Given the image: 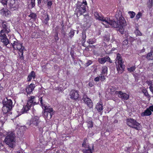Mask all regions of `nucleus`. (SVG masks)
I'll return each mask as SVG.
<instances>
[{
	"instance_id": "nucleus-41",
	"label": "nucleus",
	"mask_w": 153,
	"mask_h": 153,
	"mask_svg": "<svg viewBox=\"0 0 153 153\" xmlns=\"http://www.w3.org/2000/svg\"><path fill=\"white\" fill-rule=\"evenodd\" d=\"M74 34V30H71L69 33V35L71 38H72Z\"/></svg>"
},
{
	"instance_id": "nucleus-8",
	"label": "nucleus",
	"mask_w": 153,
	"mask_h": 153,
	"mask_svg": "<svg viewBox=\"0 0 153 153\" xmlns=\"http://www.w3.org/2000/svg\"><path fill=\"white\" fill-rule=\"evenodd\" d=\"M41 124H43V123L40 120L39 117L38 116L32 117L27 123V125L31 126H38Z\"/></svg>"
},
{
	"instance_id": "nucleus-54",
	"label": "nucleus",
	"mask_w": 153,
	"mask_h": 153,
	"mask_svg": "<svg viewBox=\"0 0 153 153\" xmlns=\"http://www.w3.org/2000/svg\"><path fill=\"white\" fill-rule=\"evenodd\" d=\"M86 143L85 141H84L82 144V146L84 147H85L86 146Z\"/></svg>"
},
{
	"instance_id": "nucleus-18",
	"label": "nucleus",
	"mask_w": 153,
	"mask_h": 153,
	"mask_svg": "<svg viewBox=\"0 0 153 153\" xmlns=\"http://www.w3.org/2000/svg\"><path fill=\"white\" fill-rule=\"evenodd\" d=\"M31 107L27 105V104L26 105L23 106L22 108L20 111H18L17 112L19 113V115H20L24 113H26L30 109Z\"/></svg>"
},
{
	"instance_id": "nucleus-22",
	"label": "nucleus",
	"mask_w": 153,
	"mask_h": 153,
	"mask_svg": "<svg viewBox=\"0 0 153 153\" xmlns=\"http://www.w3.org/2000/svg\"><path fill=\"white\" fill-rule=\"evenodd\" d=\"M95 108L99 112L102 111L103 109L102 102H99L98 103L96 106Z\"/></svg>"
},
{
	"instance_id": "nucleus-4",
	"label": "nucleus",
	"mask_w": 153,
	"mask_h": 153,
	"mask_svg": "<svg viewBox=\"0 0 153 153\" xmlns=\"http://www.w3.org/2000/svg\"><path fill=\"white\" fill-rule=\"evenodd\" d=\"M11 44L14 49L19 51L18 53L19 58L22 60L24 59L23 56V51L25 50V47L22 46V44L20 43L17 40L14 41L13 43Z\"/></svg>"
},
{
	"instance_id": "nucleus-31",
	"label": "nucleus",
	"mask_w": 153,
	"mask_h": 153,
	"mask_svg": "<svg viewBox=\"0 0 153 153\" xmlns=\"http://www.w3.org/2000/svg\"><path fill=\"white\" fill-rule=\"evenodd\" d=\"M96 40L95 39H88L87 42L90 44H92L96 42Z\"/></svg>"
},
{
	"instance_id": "nucleus-49",
	"label": "nucleus",
	"mask_w": 153,
	"mask_h": 153,
	"mask_svg": "<svg viewBox=\"0 0 153 153\" xmlns=\"http://www.w3.org/2000/svg\"><path fill=\"white\" fill-rule=\"evenodd\" d=\"M48 5L49 8H50L52 4V1H48Z\"/></svg>"
},
{
	"instance_id": "nucleus-27",
	"label": "nucleus",
	"mask_w": 153,
	"mask_h": 153,
	"mask_svg": "<svg viewBox=\"0 0 153 153\" xmlns=\"http://www.w3.org/2000/svg\"><path fill=\"white\" fill-rule=\"evenodd\" d=\"M118 87L117 86L111 87L110 88V89L111 91V94H112L114 93L116 94L115 93L116 92L118 91H116V90H118Z\"/></svg>"
},
{
	"instance_id": "nucleus-29",
	"label": "nucleus",
	"mask_w": 153,
	"mask_h": 153,
	"mask_svg": "<svg viewBox=\"0 0 153 153\" xmlns=\"http://www.w3.org/2000/svg\"><path fill=\"white\" fill-rule=\"evenodd\" d=\"M152 52H150L147 55L146 58L149 60H152L153 59V56L152 55Z\"/></svg>"
},
{
	"instance_id": "nucleus-37",
	"label": "nucleus",
	"mask_w": 153,
	"mask_h": 153,
	"mask_svg": "<svg viewBox=\"0 0 153 153\" xmlns=\"http://www.w3.org/2000/svg\"><path fill=\"white\" fill-rule=\"evenodd\" d=\"M142 92L144 93V95L148 97H150V96L149 95L148 92H147V90H146L145 88L143 89Z\"/></svg>"
},
{
	"instance_id": "nucleus-13",
	"label": "nucleus",
	"mask_w": 153,
	"mask_h": 153,
	"mask_svg": "<svg viewBox=\"0 0 153 153\" xmlns=\"http://www.w3.org/2000/svg\"><path fill=\"white\" fill-rule=\"evenodd\" d=\"M37 99H38L37 97L31 96L29 97L27 103V105L31 107L33 105L37 104L38 101H37Z\"/></svg>"
},
{
	"instance_id": "nucleus-57",
	"label": "nucleus",
	"mask_w": 153,
	"mask_h": 153,
	"mask_svg": "<svg viewBox=\"0 0 153 153\" xmlns=\"http://www.w3.org/2000/svg\"><path fill=\"white\" fill-rule=\"evenodd\" d=\"M1 46H0V49H1Z\"/></svg>"
},
{
	"instance_id": "nucleus-34",
	"label": "nucleus",
	"mask_w": 153,
	"mask_h": 153,
	"mask_svg": "<svg viewBox=\"0 0 153 153\" xmlns=\"http://www.w3.org/2000/svg\"><path fill=\"white\" fill-rule=\"evenodd\" d=\"M29 17H31L32 19H35L36 18V15L35 13H31L29 15Z\"/></svg>"
},
{
	"instance_id": "nucleus-21",
	"label": "nucleus",
	"mask_w": 153,
	"mask_h": 153,
	"mask_svg": "<svg viewBox=\"0 0 153 153\" xmlns=\"http://www.w3.org/2000/svg\"><path fill=\"white\" fill-rule=\"evenodd\" d=\"M35 87L34 84L31 83L30 85L27 86L26 88V91L27 94H30L32 92Z\"/></svg>"
},
{
	"instance_id": "nucleus-7",
	"label": "nucleus",
	"mask_w": 153,
	"mask_h": 153,
	"mask_svg": "<svg viewBox=\"0 0 153 153\" xmlns=\"http://www.w3.org/2000/svg\"><path fill=\"white\" fill-rule=\"evenodd\" d=\"M127 124L131 127L134 128L137 130L140 129L141 127L140 124L136 121L132 119L129 118L127 119Z\"/></svg>"
},
{
	"instance_id": "nucleus-51",
	"label": "nucleus",
	"mask_w": 153,
	"mask_h": 153,
	"mask_svg": "<svg viewBox=\"0 0 153 153\" xmlns=\"http://www.w3.org/2000/svg\"><path fill=\"white\" fill-rule=\"evenodd\" d=\"M20 128L22 129H23L24 130H26V129L27 128L25 126H21Z\"/></svg>"
},
{
	"instance_id": "nucleus-3",
	"label": "nucleus",
	"mask_w": 153,
	"mask_h": 153,
	"mask_svg": "<svg viewBox=\"0 0 153 153\" xmlns=\"http://www.w3.org/2000/svg\"><path fill=\"white\" fill-rule=\"evenodd\" d=\"M16 136L14 131H11L7 133L6 137L5 142L9 146L13 148L15 146Z\"/></svg>"
},
{
	"instance_id": "nucleus-15",
	"label": "nucleus",
	"mask_w": 153,
	"mask_h": 153,
	"mask_svg": "<svg viewBox=\"0 0 153 153\" xmlns=\"http://www.w3.org/2000/svg\"><path fill=\"white\" fill-rule=\"evenodd\" d=\"M3 105L8 106L9 108H12L13 103L12 101L10 99H8L7 98L4 99L3 101Z\"/></svg>"
},
{
	"instance_id": "nucleus-9",
	"label": "nucleus",
	"mask_w": 153,
	"mask_h": 153,
	"mask_svg": "<svg viewBox=\"0 0 153 153\" xmlns=\"http://www.w3.org/2000/svg\"><path fill=\"white\" fill-rule=\"evenodd\" d=\"M53 110L50 107H45L44 109L43 115L45 120L50 119L53 113Z\"/></svg>"
},
{
	"instance_id": "nucleus-58",
	"label": "nucleus",
	"mask_w": 153,
	"mask_h": 153,
	"mask_svg": "<svg viewBox=\"0 0 153 153\" xmlns=\"http://www.w3.org/2000/svg\"><path fill=\"white\" fill-rule=\"evenodd\" d=\"M78 33V31H77V33Z\"/></svg>"
},
{
	"instance_id": "nucleus-11",
	"label": "nucleus",
	"mask_w": 153,
	"mask_h": 153,
	"mask_svg": "<svg viewBox=\"0 0 153 153\" xmlns=\"http://www.w3.org/2000/svg\"><path fill=\"white\" fill-rule=\"evenodd\" d=\"M79 91L76 90H72L69 93L70 98L74 100H78L79 96Z\"/></svg>"
},
{
	"instance_id": "nucleus-46",
	"label": "nucleus",
	"mask_w": 153,
	"mask_h": 153,
	"mask_svg": "<svg viewBox=\"0 0 153 153\" xmlns=\"http://www.w3.org/2000/svg\"><path fill=\"white\" fill-rule=\"evenodd\" d=\"M4 149V145L2 143V142L1 141V140H0V149Z\"/></svg>"
},
{
	"instance_id": "nucleus-14",
	"label": "nucleus",
	"mask_w": 153,
	"mask_h": 153,
	"mask_svg": "<svg viewBox=\"0 0 153 153\" xmlns=\"http://www.w3.org/2000/svg\"><path fill=\"white\" fill-rule=\"evenodd\" d=\"M116 94L118 97L123 100H127L129 98V95L126 93H123L121 91H116Z\"/></svg>"
},
{
	"instance_id": "nucleus-52",
	"label": "nucleus",
	"mask_w": 153,
	"mask_h": 153,
	"mask_svg": "<svg viewBox=\"0 0 153 153\" xmlns=\"http://www.w3.org/2000/svg\"><path fill=\"white\" fill-rule=\"evenodd\" d=\"M55 39L56 41V40L57 41V40H58V39H59V38L57 36V34L55 35Z\"/></svg>"
},
{
	"instance_id": "nucleus-56",
	"label": "nucleus",
	"mask_w": 153,
	"mask_h": 153,
	"mask_svg": "<svg viewBox=\"0 0 153 153\" xmlns=\"http://www.w3.org/2000/svg\"><path fill=\"white\" fill-rule=\"evenodd\" d=\"M15 153H23L22 152H16Z\"/></svg>"
},
{
	"instance_id": "nucleus-44",
	"label": "nucleus",
	"mask_w": 153,
	"mask_h": 153,
	"mask_svg": "<svg viewBox=\"0 0 153 153\" xmlns=\"http://www.w3.org/2000/svg\"><path fill=\"white\" fill-rule=\"evenodd\" d=\"M88 127L92 128L93 127V123L92 121H89L88 122Z\"/></svg>"
},
{
	"instance_id": "nucleus-45",
	"label": "nucleus",
	"mask_w": 153,
	"mask_h": 153,
	"mask_svg": "<svg viewBox=\"0 0 153 153\" xmlns=\"http://www.w3.org/2000/svg\"><path fill=\"white\" fill-rule=\"evenodd\" d=\"M31 7L32 8L33 7L35 6V0H31Z\"/></svg>"
},
{
	"instance_id": "nucleus-32",
	"label": "nucleus",
	"mask_w": 153,
	"mask_h": 153,
	"mask_svg": "<svg viewBox=\"0 0 153 153\" xmlns=\"http://www.w3.org/2000/svg\"><path fill=\"white\" fill-rule=\"evenodd\" d=\"M128 13L129 15L130 18L132 19L135 16L136 14L133 11H129L128 12Z\"/></svg>"
},
{
	"instance_id": "nucleus-28",
	"label": "nucleus",
	"mask_w": 153,
	"mask_h": 153,
	"mask_svg": "<svg viewBox=\"0 0 153 153\" xmlns=\"http://www.w3.org/2000/svg\"><path fill=\"white\" fill-rule=\"evenodd\" d=\"M38 99H37V101H38V100L40 101V103L43 107H44V108H45V107H48V106L45 105L44 104V102L42 99V97H40V98H39V97H38Z\"/></svg>"
},
{
	"instance_id": "nucleus-19",
	"label": "nucleus",
	"mask_w": 153,
	"mask_h": 153,
	"mask_svg": "<svg viewBox=\"0 0 153 153\" xmlns=\"http://www.w3.org/2000/svg\"><path fill=\"white\" fill-rule=\"evenodd\" d=\"M12 108H9L8 106L3 105L2 108V111L3 114L8 115L9 114H10L11 113L9 111H11Z\"/></svg>"
},
{
	"instance_id": "nucleus-24",
	"label": "nucleus",
	"mask_w": 153,
	"mask_h": 153,
	"mask_svg": "<svg viewBox=\"0 0 153 153\" xmlns=\"http://www.w3.org/2000/svg\"><path fill=\"white\" fill-rule=\"evenodd\" d=\"M6 114H3L2 115V116H0V122L3 125L4 124L5 122L7 119V116Z\"/></svg>"
},
{
	"instance_id": "nucleus-40",
	"label": "nucleus",
	"mask_w": 153,
	"mask_h": 153,
	"mask_svg": "<svg viewBox=\"0 0 153 153\" xmlns=\"http://www.w3.org/2000/svg\"><path fill=\"white\" fill-rule=\"evenodd\" d=\"M100 79L101 81H104L105 79V75H102V74H100Z\"/></svg>"
},
{
	"instance_id": "nucleus-55",
	"label": "nucleus",
	"mask_w": 153,
	"mask_h": 153,
	"mask_svg": "<svg viewBox=\"0 0 153 153\" xmlns=\"http://www.w3.org/2000/svg\"><path fill=\"white\" fill-rule=\"evenodd\" d=\"M124 42H125V43L126 44H127L128 43V41H127V40H125V41H124Z\"/></svg>"
},
{
	"instance_id": "nucleus-42",
	"label": "nucleus",
	"mask_w": 153,
	"mask_h": 153,
	"mask_svg": "<svg viewBox=\"0 0 153 153\" xmlns=\"http://www.w3.org/2000/svg\"><path fill=\"white\" fill-rule=\"evenodd\" d=\"M7 0H1V2L4 6L5 5L6 6L7 3Z\"/></svg>"
},
{
	"instance_id": "nucleus-10",
	"label": "nucleus",
	"mask_w": 153,
	"mask_h": 153,
	"mask_svg": "<svg viewBox=\"0 0 153 153\" xmlns=\"http://www.w3.org/2000/svg\"><path fill=\"white\" fill-rule=\"evenodd\" d=\"M7 4L10 9L11 11L17 10L19 7L17 1H16L15 0H8Z\"/></svg>"
},
{
	"instance_id": "nucleus-33",
	"label": "nucleus",
	"mask_w": 153,
	"mask_h": 153,
	"mask_svg": "<svg viewBox=\"0 0 153 153\" xmlns=\"http://www.w3.org/2000/svg\"><path fill=\"white\" fill-rule=\"evenodd\" d=\"M134 33L136 36H141L142 35V33L137 28L134 31Z\"/></svg>"
},
{
	"instance_id": "nucleus-25",
	"label": "nucleus",
	"mask_w": 153,
	"mask_h": 153,
	"mask_svg": "<svg viewBox=\"0 0 153 153\" xmlns=\"http://www.w3.org/2000/svg\"><path fill=\"white\" fill-rule=\"evenodd\" d=\"M108 68L106 66H103L101 69V74L106 76L107 74Z\"/></svg>"
},
{
	"instance_id": "nucleus-6",
	"label": "nucleus",
	"mask_w": 153,
	"mask_h": 153,
	"mask_svg": "<svg viewBox=\"0 0 153 153\" xmlns=\"http://www.w3.org/2000/svg\"><path fill=\"white\" fill-rule=\"evenodd\" d=\"M87 5V3L85 0H82L81 3L78 1L76 9L77 14L80 15L85 13L86 11L85 7Z\"/></svg>"
},
{
	"instance_id": "nucleus-12",
	"label": "nucleus",
	"mask_w": 153,
	"mask_h": 153,
	"mask_svg": "<svg viewBox=\"0 0 153 153\" xmlns=\"http://www.w3.org/2000/svg\"><path fill=\"white\" fill-rule=\"evenodd\" d=\"M82 100L83 102L85 103L89 108H92L93 106V103L91 100L88 98L87 95L83 96Z\"/></svg>"
},
{
	"instance_id": "nucleus-47",
	"label": "nucleus",
	"mask_w": 153,
	"mask_h": 153,
	"mask_svg": "<svg viewBox=\"0 0 153 153\" xmlns=\"http://www.w3.org/2000/svg\"><path fill=\"white\" fill-rule=\"evenodd\" d=\"M100 76H99L95 77L94 79V80L96 82H98L100 81Z\"/></svg>"
},
{
	"instance_id": "nucleus-23",
	"label": "nucleus",
	"mask_w": 153,
	"mask_h": 153,
	"mask_svg": "<svg viewBox=\"0 0 153 153\" xmlns=\"http://www.w3.org/2000/svg\"><path fill=\"white\" fill-rule=\"evenodd\" d=\"M35 77V74L33 71H32L28 75L27 78V80L28 81H30L32 79H34Z\"/></svg>"
},
{
	"instance_id": "nucleus-35",
	"label": "nucleus",
	"mask_w": 153,
	"mask_h": 153,
	"mask_svg": "<svg viewBox=\"0 0 153 153\" xmlns=\"http://www.w3.org/2000/svg\"><path fill=\"white\" fill-rule=\"evenodd\" d=\"M43 124H39V126H38V128H39V131H40V133H42L43 131Z\"/></svg>"
},
{
	"instance_id": "nucleus-16",
	"label": "nucleus",
	"mask_w": 153,
	"mask_h": 153,
	"mask_svg": "<svg viewBox=\"0 0 153 153\" xmlns=\"http://www.w3.org/2000/svg\"><path fill=\"white\" fill-rule=\"evenodd\" d=\"M151 111H153V105L150 106L144 112L142 113L141 116L144 117L151 115L152 114Z\"/></svg>"
},
{
	"instance_id": "nucleus-1",
	"label": "nucleus",
	"mask_w": 153,
	"mask_h": 153,
	"mask_svg": "<svg viewBox=\"0 0 153 153\" xmlns=\"http://www.w3.org/2000/svg\"><path fill=\"white\" fill-rule=\"evenodd\" d=\"M94 15L96 19L104 22L105 23H102L105 27L108 28L111 26L115 28H118V31L121 34H123L124 32L123 27L126 25V23L124 18L122 15L121 12H117L115 14V17L118 22H117L113 20L110 19L109 17H105L102 15H100L97 12H95Z\"/></svg>"
},
{
	"instance_id": "nucleus-43",
	"label": "nucleus",
	"mask_w": 153,
	"mask_h": 153,
	"mask_svg": "<svg viewBox=\"0 0 153 153\" xmlns=\"http://www.w3.org/2000/svg\"><path fill=\"white\" fill-rule=\"evenodd\" d=\"M49 16L47 14V17L45 18V23L47 24L48 23V21L49 20Z\"/></svg>"
},
{
	"instance_id": "nucleus-48",
	"label": "nucleus",
	"mask_w": 153,
	"mask_h": 153,
	"mask_svg": "<svg viewBox=\"0 0 153 153\" xmlns=\"http://www.w3.org/2000/svg\"><path fill=\"white\" fill-rule=\"evenodd\" d=\"M92 63V62L91 60H88V62L86 63L87 66H88Z\"/></svg>"
},
{
	"instance_id": "nucleus-36",
	"label": "nucleus",
	"mask_w": 153,
	"mask_h": 153,
	"mask_svg": "<svg viewBox=\"0 0 153 153\" xmlns=\"http://www.w3.org/2000/svg\"><path fill=\"white\" fill-rule=\"evenodd\" d=\"M153 0H149L148 2H147L148 7L149 8H151L153 5Z\"/></svg>"
},
{
	"instance_id": "nucleus-20",
	"label": "nucleus",
	"mask_w": 153,
	"mask_h": 153,
	"mask_svg": "<svg viewBox=\"0 0 153 153\" xmlns=\"http://www.w3.org/2000/svg\"><path fill=\"white\" fill-rule=\"evenodd\" d=\"M1 13L3 16L9 17L11 15L10 11L6 8H3L0 10Z\"/></svg>"
},
{
	"instance_id": "nucleus-17",
	"label": "nucleus",
	"mask_w": 153,
	"mask_h": 153,
	"mask_svg": "<svg viewBox=\"0 0 153 153\" xmlns=\"http://www.w3.org/2000/svg\"><path fill=\"white\" fill-rule=\"evenodd\" d=\"M98 61L99 63L102 64H104L106 62H108L111 63L112 62V61L110 60V58L108 56L99 58L98 59Z\"/></svg>"
},
{
	"instance_id": "nucleus-2",
	"label": "nucleus",
	"mask_w": 153,
	"mask_h": 153,
	"mask_svg": "<svg viewBox=\"0 0 153 153\" xmlns=\"http://www.w3.org/2000/svg\"><path fill=\"white\" fill-rule=\"evenodd\" d=\"M2 29L0 31V40L3 44L7 46L9 43L6 33L8 34L10 32V24L6 22H3L1 24Z\"/></svg>"
},
{
	"instance_id": "nucleus-26",
	"label": "nucleus",
	"mask_w": 153,
	"mask_h": 153,
	"mask_svg": "<svg viewBox=\"0 0 153 153\" xmlns=\"http://www.w3.org/2000/svg\"><path fill=\"white\" fill-rule=\"evenodd\" d=\"M85 149H83L84 153H92L94 149L93 146H92V149L90 148L89 146L87 149L86 148Z\"/></svg>"
},
{
	"instance_id": "nucleus-53",
	"label": "nucleus",
	"mask_w": 153,
	"mask_h": 153,
	"mask_svg": "<svg viewBox=\"0 0 153 153\" xmlns=\"http://www.w3.org/2000/svg\"><path fill=\"white\" fill-rule=\"evenodd\" d=\"M37 0V3L38 6H39L40 4L41 3V1L42 0Z\"/></svg>"
},
{
	"instance_id": "nucleus-30",
	"label": "nucleus",
	"mask_w": 153,
	"mask_h": 153,
	"mask_svg": "<svg viewBox=\"0 0 153 153\" xmlns=\"http://www.w3.org/2000/svg\"><path fill=\"white\" fill-rule=\"evenodd\" d=\"M82 42L84 43L85 42V39L86 37V32L85 31H83L82 32Z\"/></svg>"
},
{
	"instance_id": "nucleus-39",
	"label": "nucleus",
	"mask_w": 153,
	"mask_h": 153,
	"mask_svg": "<svg viewBox=\"0 0 153 153\" xmlns=\"http://www.w3.org/2000/svg\"><path fill=\"white\" fill-rule=\"evenodd\" d=\"M135 69V66H132L128 68V70L130 72H133Z\"/></svg>"
},
{
	"instance_id": "nucleus-38",
	"label": "nucleus",
	"mask_w": 153,
	"mask_h": 153,
	"mask_svg": "<svg viewBox=\"0 0 153 153\" xmlns=\"http://www.w3.org/2000/svg\"><path fill=\"white\" fill-rule=\"evenodd\" d=\"M142 16V14L140 12H138L135 17V19L138 20L139 18Z\"/></svg>"
},
{
	"instance_id": "nucleus-50",
	"label": "nucleus",
	"mask_w": 153,
	"mask_h": 153,
	"mask_svg": "<svg viewBox=\"0 0 153 153\" xmlns=\"http://www.w3.org/2000/svg\"><path fill=\"white\" fill-rule=\"evenodd\" d=\"M94 85V83L92 82H89L88 83V85L90 87H91L92 86H93Z\"/></svg>"
},
{
	"instance_id": "nucleus-5",
	"label": "nucleus",
	"mask_w": 153,
	"mask_h": 153,
	"mask_svg": "<svg viewBox=\"0 0 153 153\" xmlns=\"http://www.w3.org/2000/svg\"><path fill=\"white\" fill-rule=\"evenodd\" d=\"M124 61L122 60L121 55L119 53L117 54L116 64V68L119 74H121L124 71L125 66L123 64Z\"/></svg>"
}]
</instances>
